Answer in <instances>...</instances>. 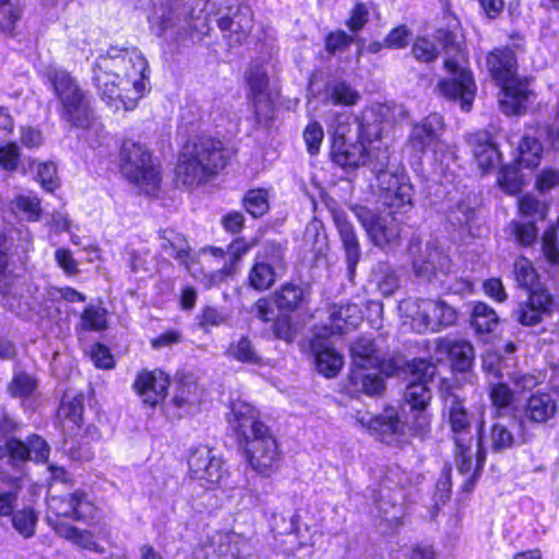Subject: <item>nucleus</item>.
<instances>
[{"mask_svg": "<svg viewBox=\"0 0 559 559\" xmlns=\"http://www.w3.org/2000/svg\"><path fill=\"white\" fill-rule=\"evenodd\" d=\"M510 229L516 242L523 247L533 245L537 239L538 229L534 222L523 223L512 221L510 223Z\"/></svg>", "mask_w": 559, "mask_h": 559, "instance_id": "obj_54", "label": "nucleus"}, {"mask_svg": "<svg viewBox=\"0 0 559 559\" xmlns=\"http://www.w3.org/2000/svg\"><path fill=\"white\" fill-rule=\"evenodd\" d=\"M56 175L57 167L53 163H41L38 165L37 178L46 191L52 192L58 187Z\"/></svg>", "mask_w": 559, "mask_h": 559, "instance_id": "obj_62", "label": "nucleus"}, {"mask_svg": "<svg viewBox=\"0 0 559 559\" xmlns=\"http://www.w3.org/2000/svg\"><path fill=\"white\" fill-rule=\"evenodd\" d=\"M370 242L382 249L392 250L400 243L401 224L393 211L381 212L360 203L349 204Z\"/></svg>", "mask_w": 559, "mask_h": 559, "instance_id": "obj_9", "label": "nucleus"}, {"mask_svg": "<svg viewBox=\"0 0 559 559\" xmlns=\"http://www.w3.org/2000/svg\"><path fill=\"white\" fill-rule=\"evenodd\" d=\"M359 309L356 305H334L329 310L330 333L343 334L354 329L360 321Z\"/></svg>", "mask_w": 559, "mask_h": 559, "instance_id": "obj_30", "label": "nucleus"}, {"mask_svg": "<svg viewBox=\"0 0 559 559\" xmlns=\"http://www.w3.org/2000/svg\"><path fill=\"white\" fill-rule=\"evenodd\" d=\"M228 162L223 143L210 136H200L189 142L180 154L176 166L177 185L197 186L207 180Z\"/></svg>", "mask_w": 559, "mask_h": 559, "instance_id": "obj_5", "label": "nucleus"}, {"mask_svg": "<svg viewBox=\"0 0 559 559\" xmlns=\"http://www.w3.org/2000/svg\"><path fill=\"white\" fill-rule=\"evenodd\" d=\"M556 306L551 293L546 287L537 286L525 300L518 302L511 317L523 326H535L551 316Z\"/></svg>", "mask_w": 559, "mask_h": 559, "instance_id": "obj_14", "label": "nucleus"}, {"mask_svg": "<svg viewBox=\"0 0 559 559\" xmlns=\"http://www.w3.org/2000/svg\"><path fill=\"white\" fill-rule=\"evenodd\" d=\"M352 370L350 383L356 390L368 395H378L384 390V380L379 374L388 353L379 345V341L366 336L358 337L350 345Z\"/></svg>", "mask_w": 559, "mask_h": 559, "instance_id": "obj_8", "label": "nucleus"}, {"mask_svg": "<svg viewBox=\"0 0 559 559\" xmlns=\"http://www.w3.org/2000/svg\"><path fill=\"white\" fill-rule=\"evenodd\" d=\"M20 159V148L16 143L9 142L0 145V165L8 171H13L17 168Z\"/></svg>", "mask_w": 559, "mask_h": 559, "instance_id": "obj_61", "label": "nucleus"}, {"mask_svg": "<svg viewBox=\"0 0 559 559\" xmlns=\"http://www.w3.org/2000/svg\"><path fill=\"white\" fill-rule=\"evenodd\" d=\"M543 147L536 138L524 135L519 145V164L526 168L539 164Z\"/></svg>", "mask_w": 559, "mask_h": 559, "instance_id": "obj_42", "label": "nucleus"}, {"mask_svg": "<svg viewBox=\"0 0 559 559\" xmlns=\"http://www.w3.org/2000/svg\"><path fill=\"white\" fill-rule=\"evenodd\" d=\"M559 412V399L552 393L537 391L523 405V419L534 425H548Z\"/></svg>", "mask_w": 559, "mask_h": 559, "instance_id": "obj_21", "label": "nucleus"}, {"mask_svg": "<svg viewBox=\"0 0 559 559\" xmlns=\"http://www.w3.org/2000/svg\"><path fill=\"white\" fill-rule=\"evenodd\" d=\"M197 385L192 382L182 383L176 391L175 396L173 397V404L178 409H185L190 407L197 402L195 394Z\"/></svg>", "mask_w": 559, "mask_h": 559, "instance_id": "obj_60", "label": "nucleus"}, {"mask_svg": "<svg viewBox=\"0 0 559 559\" xmlns=\"http://www.w3.org/2000/svg\"><path fill=\"white\" fill-rule=\"evenodd\" d=\"M388 186L382 187L385 190L384 204L389 211L394 213L397 211H404L412 207L413 205V187L409 182L405 181L404 178L397 176L386 180Z\"/></svg>", "mask_w": 559, "mask_h": 559, "instance_id": "obj_28", "label": "nucleus"}, {"mask_svg": "<svg viewBox=\"0 0 559 559\" xmlns=\"http://www.w3.org/2000/svg\"><path fill=\"white\" fill-rule=\"evenodd\" d=\"M536 188L540 192H547L559 186V170L548 168L544 169L536 178Z\"/></svg>", "mask_w": 559, "mask_h": 559, "instance_id": "obj_64", "label": "nucleus"}, {"mask_svg": "<svg viewBox=\"0 0 559 559\" xmlns=\"http://www.w3.org/2000/svg\"><path fill=\"white\" fill-rule=\"evenodd\" d=\"M38 518L32 508H24L14 511L11 515V522L14 530L24 538L34 536Z\"/></svg>", "mask_w": 559, "mask_h": 559, "instance_id": "obj_46", "label": "nucleus"}, {"mask_svg": "<svg viewBox=\"0 0 559 559\" xmlns=\"http://www.w3.org/2000/svg\"><path fill=\"white\" fill-rule=\"evenodd\" d=\"M13 211L23 213L29 222H37L41 216L40 200L33 194H17L11 201Z\"/></svg>", "mask_w": 559, "mask_h": 559, "instance_id": "obj_45", "label": "nucleus"}, {"mask_svg": "<svg viewBox=\"0 0 559 559\" xmlns=\"http://www.w3.org/2000/svg\"><path fill=\"white\" fill-rule=\"evenodd\" d=\"M124 59L119 73V88L129 91L131 86L135 98H141L150 90V79L146 72L148 63L138 48H123Z\"/></svg>", "mask_w": 559, "mask_h": 559, "instance_id": "obj_16", "label": "nucleus"}, {"mask_svg": "<svg viewBox=\"0 0 559 559\" xmlns=\"http://www.w3.org/2000/svg\"><path fill=\"white\" fill-rule=\"evenodd\" d=\"M120 167L123 176L145 193L157 191L160 183L159 171L152 160L151 152L142 144L127 140L120 151Z\"/></svg>", "mask_w": 559, "mask_h": 559, "instance_id": "obj_10", "label": "nucleus"}, {"mask_svg": "<svg viewBox=\"0 0 559 559\" xmlns=\"http://www.w3.org/2000/svg\"><path fill=\"white\" fill-rule=\"evenodd\" d=\"M10 481L12 484L10 490L0 492V516H11L16 508L19 492L22 488L21 477L12 476Z\"/></svg>", "mask_w": 559, "mask_h": 559, "instance_id": "obj_53", "label": "nucleus"}, {"mask_svg": "<svg viewBox=\"0 0 559 559\" xmlns=\"http://www.w3.org/2000/svg\"><path fill=\"white\" fill-rule=\"evenodd\" d=\"M499 186L509 194H515L521 191L524 179L516 166H504L498 176Z\"/></svg>", "mask_w": 559, "mask_h": 559, "instance_id": "obj_50", "label": "nucleus"}, {"mask_svg": "<svg viewBox=\"0 0 559 559\" xmlns=\"http://www.w3.org/2000/svg\"><path fill=\"white\" fill-rule=\"evenodd\" d=\"M44 76L60 102V117L71 127L87 129L93 120V109L87 93L68 71L49 64Z\"/></svg>", "mask_w": 559, "mask_h": 559, "instance_id": "obj_7", "label": "nucleus"}, {"mask_svg": "<svg viewBox=\"0 0 559 559\" xmlns=\"http://www.w3.org/2000/svg\"><path fill=\"white\" fill-rule=\"evenodd\" d=\"M369 429L378 433L382 442L391 443L393 437L401 435L404 430V424L399 418L397 411L393 407L385 408L378 416L369 419Z\"/></svg>", "mask_w": 559, "mask_h": 559, "instance_id": "obj_29", "label": "nucleus"}, {"mask_svg": "<svg viewBox=\"0 0 559 559\" xmlns=\"http://www.w3.org/2000/svg\"><path fill=\"white\" fill-rule=\"evenodd\" d=\"M542 252L546 260L552 264H559L558 233L555 226H549L542 236Z\"/></svg>", "mask_w": 559, "mask_h": 559, "instance_id": "obj_55", "label": "nucleus"}, {"mask_svg": "<svg viewBox=\"0 0 559 559\" xmlns=\"http://www.w3.org/2000/svg\"><path fill=\"white\" fill-rule=\"evenodd\" d=\"M333 221L338 233L342 247L345 251L348 276L352 280L356 272V266L361 258L360 242L358 235L352 222L343 211L333 213Z\"/></svg>", "mask_w": 559, "mask_h": 559, "instance_id": "obj_24", "label": "nucleus"}, {"mask_svg": "<svg viewBox=\"0 0 559 559\" xmlns=\"http://www.w3.org/2000/svg\"><path fill=\"white\" fill-rule=\"evenodd\" d=\"M443 119L438 114H431L420 122L413 126L407 144L418 155L428 150L435 151L441 142L443 133Z\"/></svg>", "mask_w": 559, "mask_h": 559, "instance_id": "obj_19", "label": "nucleus"}, {"mask_svg": "<svg viewBox=\"0 0 559 559\" xmlns=\"http://www.w3.org/2000/svg\"><path fill=\"white\" fill-rule=\"evenodd\" d=\"M37 381L32 376L21 372L14 376L9 384V392L14 397L26 399L37 390Z\"/></svg>", "mask_w": 559, "mask_h": 559, "instance_id": "obj_51", "label": "nucleus"}, {"mask_svg": "<svg viewBox=\"0 0 559 559\" xmlns=\"http://www.w3.org/2000/svg\"><path fill=\"white\" fill-rule=\"evenodd\" d=\"M407 372L412 379L404 391V401L411 411H424L432 397L428 382L436 373V366L426 359H413L407 364Z\"/></svg>", "mask_w": 559, "mask_h": 559, "instance_id": "obj_13", "label": "nucleus"}, {"mask_svg": "<svg viewBox=\"0 0 559 559\" xmlns=\"http://www.w3.org/2000/svg\"><path fill=\"white\" fill-rule=\"evenodd\" d=\"M246 211L253 217H261L269 211V193L265 189L249 190L243 198Z\"/></svg>", "mask_w": 559, "mask_h": 559, "instance_id": "obj_48", "label": "nucleus"}, {"mask_svg": "<svg viewBox=\"0 0 559 559\" xmlns=\"http://www.w3.org/2000/svg\"><path fill=\"white\" fill-rule=\"evenodd\" d=\"M376 278L378 288L383 296H390L399 288V277L395 271L386 264L379 265Z\"/></svg>", "mask_w": 559, "mask_h": 559, "instance_id": "obj_56", "label": "nucleus"}, {"mask_svg": "<svg viewBox=\"0 0 559 559\" xmlns=\"http://www.w3.org/2000/svg\"><path fill=\"white\" fill-rule=\"evenodd\" d=\"M367 164L370 170L377 176L380 186L386 183V179H391L395 175L392 171H388L390 162V152L388 147H366Z\"/></svg>", "mask_w": 559, "mask_h": 559, "instance_id": "obj_36", "label": "nucleus"}, {"mask_svg": "<svg viewBox=\"0 0 559 559\" xmlns=\"http://www.w3.org/2000/svg\"><path fill=\"white\" fill-rule=\"evenodd\" d=\"M159 239L165 253L188 266L191 247L182 234L174 229H163L159 231Z\"/></svg>", "mask_w": 559, "mask_h": 559, "instance_id": "obj_31", "label": "nucleus"}, {"mask_svg": "<svg viewBox=\"0 0 559 559\" xmlns=\"http://www.w3.org/2000/svg\"><path fill=\"white\" fill-rule=\"evenodd\" d=\"M379 493L380 498L377 501L379 511L383 513L388 521L399 520L400 516L396 513L389 516V507L392 509L402 508L406 498L405 489L403 487L392 488L389 485V481L384 480V483L381 485Z\"/></svg>", "mask_w": 559, "mask_h": 559, "instance_id": "obj_35", "label": "nucleus"}, {"mask_svg": "<svg viewBox=\"0 0 559 559\" xmlns=\"http://www.w3.org/2000/svg\"><path fill=\"white\" fill-rule=\"evenodd\" d=\"M227 12L216 19V24L229 47L242 45L253 28V12L248 4L226 7Z\"/></svg>", "mask_w": 559, "mask_h": 559, "instance_id": "obj_15", "label": "nucleus"}, {"mask_svg": "<svg viewBox=\"0 0 559 559\" xmlns=\"http://www.w3.org/2000/svg\"><path fill=\"white\" fill-rule=\"evenodd\" d=\"M334 129L331 144V159L343 169H356L367 164L366 143L380 134L372 109H365L358 116L336 115L331 126Z\"/></svg>", "mask_w": 559, "mask_h": 559, "instance_id": "obj_3", "label": "nucleus"}, {"mask_svg": "<svg viewBox=\"0 0 559 559\" xmlns=\"http://www.w3.org/2000/svg\"><path fill=\"white\" fill-rule=\"evenodd\" d=\"M48 507L57 518L73 521H84L93 511L87 495L82 490H75L67 496H53L48 500Z\"/></svg>", "mask_w": 559, "mask_h": 559, "instance_id": "obj_23", "label": "nucleus"}, {"mask_svg": "<svg viewBox=\"0 0 559 559\" xmlns=\"http://www.w3.org/2000/svg\"><path fill=\"white\" fill-rule=\"evenodd\" d=\"M249 87L248 98L252 103L257 119L260 120L259 107L269 102V75L262 64H252L246 72Z\"/></svg>", "mask_w": 559, "mask_h": 559, "instance_id": "obj_27", "label": "nucleus"}, {"mask_svg": "<svg viewBox=\"0 0 559 559\" xmlns=\"http://www.w3.org/2000/svg\"><path fill=\"white\" fill-rule=\"evenodd\" d=\"M447 263V257L439 250L433 242H427L425 257L414 259L413 267L418 276L429 277L438 270H443Z\"/></svg>", "mask_w": 559, "mask_h": 559, "instance_id": "obj_33", "label": "nucleus"}, {"mask_svg": "<svg viewBox=\"0 0 559 559\" xmlns=\"http://www.w3.org/2000/svg\"><path fill=\"white\" fill-rule=\"evenodd\" d=\"M229 421L253 471L270 476L278 466L281 451L269 427L259 419L257 409L241 400L231 402Z\"/></svg>", "mask_w": 559, "mask_h": 559, "instance_id": "obj_2", "label": "nucleus"}, {"mask_svg": "<svg viewBox=\"0 0 559 559\" xmlns=\"http://www.w3.org/2000/svg\"><path fill=\"white\" fill-rule=\"evenodd\" d=\"M499 318L496 311L485 302H477L473 308L472 326L478 333H490L498 325Z\"/></svg>", "mask_w": 559, "mask_h": 559, "instance_id": "obj_37", "label": "nucleus"}, {"mask_svg": "<svg viewBox=\"0 0 559 559\" xmlns=\"http://www.w3.org/2000/svg\"><path fill=\"white\" fill-rule=\"evenodd\" d=\"M81 322L85 330H104L107 326L106 310L91 305L81 314Z\"/></svg>", "mask_w": 559, "mask_h": 559, "instance_id": "obj_57", "label": "nucleus"}, {"mask_svg": "<svg viewBox=\"0 0 559 559\" xmlns=\"http://www.w3.org/2000/svg\"><path fill=\"white\" fill-rule=\"evenodd\" d=\"M513 274L520 287L526 288L530 292L535 289L533 287L538 281V274L528 259L524 257L515 259L513 263Z\"/></svg>", "mask_w": 559, "mask_h": 559, "instance_id": "obj_44", "label": "nucleus"}, {"mask_svg": "<svg viewBox=\"0 0 559 559\" xmlns=\"http://www.w3.org/2000/svg\"><path fill=\"white\" fill-rule=\"evenodd\" d=\"M325 94L334 105L353 106L360 99V94L344 81L330 83Z\"/></svg>", "mask_w": 559, "mask_h": 559, "instance_id": "obj_40", "label": "nucleus"}, {"mask_svg": "<svg viewBox=\"0 0 559 559\" xmlns=\"http://www.w3.org/2000/svg\"><path fill=\"white\" fill-rule=\"evenodd\" d=\"M84 413V396L78 394L70 396L68 393L64 395L59 408V415L64 419L73 423L75 426H81Z\"/></svg>", "mask_w": 559, "mask_h": 559, "instance_id": "obj_47", "label": "nucleus"}, {"mask_svg": "<svg viewBox=\"0 0 559 559\" xmlns=\"http://www.w3.org/2000/svg\"><path fill=\"white\" fill-rule=\"evenodd\" d=\"M487 66L492 79L501 87L499 106L507 115L521 114L527 107L532 91L526 78L516 75V58L512 49H495L487 57Z\"/></svg>", "mask_w": 559, "mask_h": 559, "instance_id": "obj_6", "label": "nucleus"}, {"mask_svg": "<svg viewBox=\"0 0 559 559\" xmlns=\"http://www.w3.org/2000/svg\"><path fill=\"white\" fill-rule=\"evenodd\" d=\"M316 365L320 373L333 378L343 366V357L333 348L324 347L316 352Z\"/></svg>", "mask_w": 559, "mask_h": 559, "instance_id": "obj_41", "label": "nucleus"}, {"mask_svg": "<svg viewBox=\"0 0 559 559\" xmlns=\"http://www.w3.org/2000/svg\"><path fill=\"white\" fill-rule=\"evenodd\" d=\"M151 31L170 44L201 39L210 32L209 16L197 13L188 0H151L147 16Z\"/></svg>", "mask_w": 559, "mask_h": 559, "instance_id": "obj_4", "label": "nucleus"}, {"mask_svg": "<svg viewBox=\"0 0 559 559\" xmlns=\"http://www.w3.org/2000/svg\"><path fill=\"white\" fill-rule=\"evenodd\" d=\"M467 143L471 146L478 168L483 171L492 169L500 162V152L488 132L478 131L469 134Z\"/></svg>", "mask_w": 559, "mask_h": 559, "instance_id": "obj_26", "label": "nucleus"}, {"mask_svg": "<svg viewBox=\"0 0 559 559\" xmlns=\"http://www.w3.org/2000/svg\"><path fill=\"white\" fill-rule=\"evenodd\" d=\"M451 360L452 368L455 371H467L474 360V348L465 341H447L441 344Z\"/></svg>", "mask_w": 559, "mask_h": 559, "instance_id": "obj_32", "label": "nucleus"}, {"mask_svg": "<svg viewBox=\"0 0 559 559\" xmlns=\"http://www.w3.org/2000/svg\"><path fill=\"white\" fill-rule=\"evenodd\" d=\"M516 445L513 432L503 424L495 423L490 427L488 450L493 453H503Z\"/></svg>", "mask_w": 559, "mask_h": 559, "instance_id": "obj_38", "label": "nucleus"}, {"mask_svg": "<svg viewBox=\"0 0 559 559\" xmlns=\"http://www.w3.org/2000/svg\"><path fill=\"white\" fill-rule=\"evenodd\" d=\"M123 48L110 47L106 53L99 55L93 63L92 81L98 94L108 104L121 97L119 73L124 59Z\"/></svg>", "mask_w": 559, "mask_h": 559, "instance_id": "obj_12", "label": "nucleus"}, {"mask_svg": "<svg viewBox=\"0 0 559 559\" xmlns=\"http://www.w3.org/2000/svg\"><path fill=\"white\" fill-rule=\"evenodd\" d=\"M22 14L20 0H0V33L12 35Z\"/></svg>", "mask_w": 559, "mask_h": 559, "instance_id": "obj_39", "label": "nucleus"}, {"mask_svg": "<svg viewBox=\"0 0 559 559\" xmlns=\"http://www.w3.org/2000/svg\"><path fill=\"white\" fill-rule=\"evenodd\" d=\"M249 251V246L242 239H236L227 246L226 251L222 248H213L214 255H227V261L218 271L221 277L231 276L236 273L237 265L242 257Z\"/></svg>", "mask_w": 559, "mask_h": 559, "instance_id": "obj_34", "label": "nucleus"}, {"mask_svg": "<svg viewBox=\"0 0 559 559\" xmlns=\"http://www.w3.org/2000/svg\"><path fill=\"white\" fill-rule=\"evenodd\" d=\"M440 395L443 401V416L447 418L451 439L454 443V465L461 475H469L465 487H473L486 462L485 421L481 419L477 425V451L474 454L473 425L475 415L466 408L464 399L449 385L443 384L440 388Z\"/></svg>", "mask_w": 559, "mask_h": 559, "instance_id": "obj_1", "label": "nucleus"}, {"mask_svg": "<svg viewBox=\"0 0 559 559\" xmlns=\"http://www.w3.org/2000/svg\"><path fill=\"white\" fill-rule=\"evenodd\" d=\"M168 386V376L158 369L141 371L133 383L136 394L150 407H154L165 400Z\"/></svg>", "mask_w": 559, "mask_h": 559, "instance_id": "obj_22", "label": "nucleus"}, {"mask_svg": "<svg viewBox=\"0 0 559 559\" xmlns=\"http://www.w3.org/2000/svg\"><path fill=\"white\" fill-rule=\"evenodd\" d=\"M287 270L284 248L276 242L264 243L255 253L247 283L255 292L269 290Z\"/></svg>", "mask_w": 559, "mask_h": 559, "instance_id": "obj_11", "label": "nucleus"}, {"mask_svg": "<svg viewBox=\"0 0 559 559\" xmlns=\"http://www.w3.org/2000/svg\"><path fill=\"white\" fill-rule=\"evenodd\" d=\"M412 52L414 57L424 62H430L438 58L439 49L427 38H417L413 45Z\"/></svg>", "mask_w": 559, "mask_h": 559, "instance_id": "obj_59", "label": "nucleus"}, {"mask_svg": "<svg viewBox=\"0 0 559 559\" xmlns=\"http://www.w3.org/2000/svg\"><path fill=\"white\" fill-rule=\"evenodd\" d=\"M414 320L419 321V326L424 330L439 331L455 323L456 312L444 301L423 299L418 304Z\"/></svg>", "mask_w": 559, "mask_h": 559, "instance_id": "obj_20", "label": "nucleus"}, {"mask_svg": "<svg viewBox=\"0 0 559 559\" xmlns=\"http://www.w3.org/2000/svg\"><path fill=\"white\" fill-rule=\"evenodd\" d=\"M5 450L9 454V464L19 473L17 476L22 478L24 475L23 466L31 460L27 443L9 437L5 442Z\"/></svg>", "mask_w": 559, "mask_h": 559, "instance_id": "obj_43", "label": "nucleus"}, {"mask_svg": "<svg viewBox=\"0 0 559 559\" xmlns=\"http://www.w3.org/2000/svg\"><path fill=\"white\" fill-rule=\"evenodd\" d=\"M518 203L520 212L526 217L545 219L548 214V204L532 194L523 195Z\"/></svg>", "mask_w": 559, "mask_h": 559, "instance_id": "obj_52", "label": "nucleus"}, {"mask_svg": "<svg viewBox=\"0 0 559 559\" xmlns=\"http://www.w3.org/2000/svg\"><path fill=\"white\" fill-rule=\"evenodd\" d=\"M273 299L281 312L289 314L309 305L310 289L305 285L285 283L274 292Z\"/></svg>", "mask_w": 559, "mask_h": 559, "instance_id": "obj_25", "label": "nucleus"}, {"mask_svg": "<svg viewBox=\"0 0 559 559\" xmlns=\"http://www.w3.org/2000/svg\"><path fill=\"white\" fill-rule=\"evenodd\" d=\"M323 138V128L318 121H312L305 128L304 140L309 154L316 155L319 153Z\"/></svg>", "mask_w": 559, "mask_h": 559, "instance_id": "obj_58", "label": "nucleus"}, {"mask_svg": "<svg viewBox=\"0 0 559 559\" xmlns=\"http://www.w3.org/2000/svg\"><path fill=\"white\" fill-rule=\"evenodd\" d=\"M27 448L29 457L36 462H44L49 456V445L48 443L37 435H33L27 438Z\"/></svg>", "mask_w": 559, "mask_h": 559, "instance_id": "obj_63", "label": "nucleus"}, {"mask_svg": "<svg viewBox=\"0 0 559 559\" xmlns=\"http://www.w3.org/2000/svg\"><path fill=\"white\" fill-rule=\"evenodd\" d=\"M191 477L213 486L221 483L226 474L223 461L207 447L195 449L188 460Z\"/></svg>", "mask_w": 559, "mask_h": 559, "instance_id": "obj_18", "label": "nucleus"}, {"mask_svg": "<svg viewBox=\"0 0 559 559\" xmlns=\"http://www.w3.org/2000/svg\"><path fill=\"white\" fill-rule=\"evenodd\" d=\"M229 355L241 362L258 365L261 361L253 344L248 337H241L228 348Z\"/></svg>", "mask_w": 559, "mask_h": 559, "instance_id": "obj_49", "label": "nucleus"}, {"mask_svg": "<svg viewBox=\"0 0 559 559\" xmlns=\"http://www.w3.org/2000/svg\"><path fill=\"white\" fill-rule=\"evenodd\" d=\"M444 67L454 75L452 79L443 80L438 87L440 93L449 99L460 100L461 108L469 111L475 96V82L472 73L464 69L459 70L454 60L447 59Z\"/></svg>", "mask_w": 559, "mask_h": 559, "instance_id": "obj_17", "label": "nucleus"}]
</instances>
